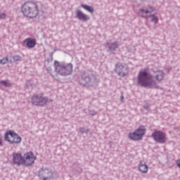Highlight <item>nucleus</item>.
<instances>
[{"instance_id":"27","label":"nucleus","mask_w":180,"mask_h":180,"mask_svg":"<svg viewBox=\"0 0 180 180\" xmlns=\"http://www.w3.org/2000/svg\"><path fill=\"white\" fill-rule=\"evenodd\" d=\"M148 11H150V12H151V13H153V12H154V11H155V8H154V7L150 6Z\"/></svg>"},{"instance_id":"22","label":"nucleus","mask_w":180,"mask_h":180,"mask_svg":"<svg viewBox=\"0 0 180 180\" xmlns=\"http://www.w3.org/2000/svg\"><path fill=\"white\" fill-rule=\"evenodd\" d=\"M1 85H4V86H11V83L5 81V80H2L0 82Z\"/></svg>"},{"instance_id":"31","label":"nucleus","mask_w":180,"mask_h":180,"mask_svg":"<svg viewBox=\"0 0 180 180\" xmlns=\"http://www.w3.org/2000/svg\"><path fill=\"white\" fill-rule=\"evenodd\" d=\"M142 18H144V16L143 15H141Z\"/></svg>"},{"instance_id":"4","label":"nucleus","mask_w":180,"mask_h":180,"mask_svg":"<svg viewBox=\"0 0 180 180\" xmlns=\"http://www.w3.org/2000/svg\"><path fill=\"white\" fill-rule=\"evenodd\" d=\"M55 72L61 77H68L72 74V65L65 62L54 61Z\"/></svg>"},{"instance_id":"19","label":"nucleus","mask_w":180,"mask_h":180,"mask_svg":"<svg viewBox=\"0 0 180 180\" xmlns=\"http://www.w3.org/2000/svg\"><path fill=\"white\" fill-rule=\"evenodd\" d=\"M89 131V129H85V127L79 128V133H81V134H88Z\"/></svg>"},{"instance_id":"12","label":"nucleus","mask_w":180,"mask_h":180,"mask_svg":"<svg viewBox=\"0 0 180 180\" xmlns=\"http://www.w3.org/2000/svg\"><path fill=\"white\" fill-rule=\"evenodd\" d=\"M75 15H76V18L81 22H88V20L91 19L89 15L84 13V12L79 10H77V11H75Z\"/></svg>"},{"instance_id":"17","label":"nucleus","mask_w":180,"mask_h":180,"mask_svg":"<svg viewBox=\"0 0 180 180\" xmlns=\"http://www.w3.org/2000/svg\"><path fill=\"white\" fill-rule=\"evenodd\" d=\"M10 58L11 59V63H12V60H13V63H19L22 61V57H20V56L19 55L12 56L10 57Z\"/></svg>"},{"instance_id":"7","label":"nucleus","mask_w":180,"mask_h":180,"mask_svg":"<svg viewBox=\"0 0 180 180\" xmlns=\"http://www.w3.org/2000/svg\"><path fill=\"white\" fill-rule=\"evenodd\" d=\"M48 98L43 94H35L31 98L34 106H44L47 103Z\"/></svg>"},{"instance_id":"2","label":"nucleus","mask_w":180,"mask_h":180,"mask_svg":"<svg viewBox=\"0 0 180 180\" xmlns=\"http://www.w3.org/2000/svg\"><path fill=\"white\" fill-rule=\"evenodd\" d=\"M37 159V157L32 151L25 153L24 156L20 153H14L13 154V164L17 167H20V165L31 167V165L34 164V161Z\"/></svg>"},{"instance_id":"8","label":"nucleus","mask_w":180,"mask_h":180,"mask_svg":"<svg viewBox=\"0 0 180 180\" xmlns=\"http://www.w3.org/2000/svg\"><path fill=\"white\" fill-rule=\"evenodd\" d=\"M38 176L41 180H50L54 178V174L51 169L41 167L39 171Z\"/></svg>"},{"instance_id":"10","label":"nucleus","mask_w":180,"mask_h":180,"mask_svg":"<svg viewBox=\"0 0 180 180\" xmlns=\"http://www.w3.org/2000/svg\"><path fill=\"white\" fill-rule=\"evenodd\" d=\"M115 71L119 77H126L127 75V68L124 67L121 63L115 64Z\"/></svg>"},{"instance_id":"25","label":"nucleus","mask_w":180,"mask_h":180,"mask_svg":"<svg viewBox=\"0 0 180 180\" xmlns=\"http://www.w3.org/2000/svg\"><path fill=\"white\" fill-rule=\"evenodd\" d=\"M139 12H141L142 13H151V11H150V10H146L143 8H141L139 9Z\"/></svg>"},{"instance_id":"5","label":"nucleus","mask_w":180,"mask_h":180,"mask_svg":"<svg viewBox=\"0 0 180 180\" xmlns=\"http://www.w3.org/2000/svg\"><path fill=\"white\" fill-rule=\"evenodd\" d=\"M96 79V78L95 77V75H94V74L83 72L81 75V79L79 80V85H83L84 86H85V85L86 84L92 86L94 84H95Z\"/></svg>"},{"instance_id":"18","label":"nucleus","mask_w":180,"mask_h":180,"mask_svg":"<svg viewBox=\"0 0 180 180\" xmlns=\"http://www.w3.org/2000/svg\"><path fill=\"white\" fill-rule=\"evenodd\" d=\"M149 18H151V22L153 23L157 24L158 23V18H157V16H155V14H151Z\"/></svg>"},{"instance_id":"13","label":"nucleus","mask_w":180,"mask_h":180,"mask_svg":"<svg viewBox=\"0 0 180 180\" xmlns=\"http://www.w3.org/2000/svg\"><path fill=\"white\" fill-rule=\"evenodd\" d=\"M24 43H26V47H27V49H34L37 44L36 39L32 38H27L24 41Z\"/></svg>"},{"instance_id":"6","label":"nucleus","mask_w":180,"mask_h":180,"mask_svg":"<svg viewBox=\"0 0 180 180\" xmlns=\"http://www.w3.org/2000/svg\"><path fill=\"white\" fill-rule=\"evenodd\" d=\"M146 127H144V125H141L134 132H130L128 136L131 140L139 141V140H143V136L146 134Z\"/></svg>"},{"instance_id":"16","label":"nucleus","mask_w":180,"mask_h":180,"mask_svg":"<svg viewBox=\"0 0 180 180\" xmlns=\"http://www.w3.org/2000/svg\"><path fill=\"white\" fill-rule=\"evenodd\" d=\"M81 7L89 12L90 13H94L95 12V9L94 7L88 6L86 4H81Z\"/></svg>"},{"instance_id":"26","label":"nucleus","mask_w":180,"mask_h":180,"mask_svg":"<svg viewBox=\"0 0 180 180\" xmlns=\"http://www.w3.org/2000/svg\"><path fill=\"white\" fill-rule=\"evenodd\" d=\"M89 113L91 115V116H95L96 115V111L91 110L89 111Z\"/></svg>"},{"instance_id":"14","label":"nucleus","mask_w":180,"mask_h":180,"mask_svg":"<svg viewBox=\"0 0 180 180\" xmlns=\"http://www.w3.org/2000/svg\"><path fill=\"white\" fill-rule=\"evenodd\" d=\"M138 167H139V171L143 174H147V172H148V166L146 165V163L141 162L139 164Z\"/></svg>"},{"instance_id":"20","label":"nucleus","mask_w":180,"mask_h":180,"mask_svg":"<svg viewBox=\"0 0 180 180\" xmlns=\"http://www.w3.org/2000/svg\"><path fill=\"white\" fill-rule=\"evenodd\" d=\"M6 134H8V136H10V137L12 139L13 138L14 136H15L18 134L15 133V131H7L6 132Z\"/></svg>"},{"instance_id":"11","label":"nucleus","mask_w":180,"mask_h":180,"mask_svg":"<svg viewBox=\"0 0 180 180\" xmlns=\"http://www.w3.org/2000/svg\"><path fill=\"white\" fill-rule=\"evenodd\" d=\"M104 46L105 49H108V51L113 54V53H115V51L119 49V42L117 41L112 43L106 41Z\"/></svg>"},{"instance_id":"1","label":"nucleus","mask_w":180,"mask_h":180,"mask_svg":"<svg viewBox=\"0 0 180 180\" xmlns=\"http://www.w3.org/2000/svg\"><path fill=\"white\" fill-rule=\"evenodd\" d=\"M152 72H153V76L147 72V69L139 72L137 84L139 86L148 88V89H158V85L157 84V82H161L164 79V71L152 69ZM153 77L156 81L153 79Z\"/></svg>"},{"instance_id":"9","label":"nucleus","mask_w":180,"mask_h":180,"mask_svg":"<svg viewBox=\"0 0 180 180\" xmlns=\"http://www.w3.org/2000/svg\"><path fill=\"white\" fill-rule=\"evenodd\" d=\"M151 137L160 144H164L167 143V135L162 131H158L155 129L151 134Z\"/></svg>"},{"instance_id":"28","label":"nucleus","mask_w":180,"mask_h":180,"mask_svg":"<svg viewBox=\"0 0 180 180\" xmlns=\"http://www.w3.org/2000/svg\"><path fill=\"white\" fill-rule=\"evenodd\" d=\"M143 108L146 109V110H150V106L148 104L144 105Z\"/></svg>"},{"instance_id":"3","label":"nucleus","mask_w":180,"mask_h":180,"mask_svg":"<svg viewBox=\"0 0 180 180\" xmlns=\"http://www.w3.org/2000/svg\"><path fill=\"white\" fill-rule=\"evenodd\" d=\"M21 11L24 16L33 19L39 15V5L34 1H25L22 6Z\"/></svg>"},{"instance_id":"23","label":"nucleus","mask_w":180,"mask_h":180,"mask_svg":"<svg viewBox=\"0 0 180 180\" xmlns=\"http://www.w3.org/2000/svg\"><path fill=\"white\" fill-rule=\"evenodd\" d=\"M6 19V13L0 11V20H5Z\"/></svg>"},{"instance_id":"15","label":"nucleus","mask_w":180,"mask_h":180,"mask_svg":"<svg viewBox=\"0 0 180 180\" xmlns=\"http://www.w3.org/2000/svg\"><path fill=\"white\" fill-rule=\"evenodd\" d=\"M20 141H22V137L17 134L11 138V144H19Z\"/></svg>"},{"instance_id":"24","label":"nucleus","mask_w":180,"mask_h":180,"mask_svg":"<svg viewBox=\"0 0 180 180\" xmlns=\"http://www.w3.org/2000/svg\"><path fill=\"white\" fill-rule=\"evenodd\" d=\"M4 136H5L6 141H8L11 143V141H12V138L9 136V135L6 133H5Z\"/></svg>"},{"instance_id":"29","label":"nucleus","mask_w":180,"mask_h":180,"mask_svg":"<svg viewBox=\"0 0 180 180\" xmlns=\"http://www.w3.org/2000/svg\"><path fill=\"white\" fill-rule=\"evenodd\" d=\"M3 140H2V136L0 135V147H2V146H4V143H2Z\"/></svg>"},{"instance_id":"21","label":"nucleus","mask_w":180,"mask_h":180,"mask_svg":"<svg viewBox=\"0 0 180 180\" xmlns=\"http://www.w3.org/2000/svg\"><path fill=\"white\" fill-rule=\"evenodd\" d=\"M8 61H9V59L8 58V57L3 58L2 59H0V64L5 65V64H6Z\"/></svg>"},{"instance_id":"30","label":"nucleus","mask_w":180,"mask_h":180,"mask_svg":"<svg viewBox=\"0 0 180 180\" xmlns=\"http://www.w3.org/2000/svg\"><path fill=\"white\" fill-rule=\"evenodd\" d=\"M120 101L121 102H123V101H124V96L123 95L120 96Z\"/></svg>"}]
</instances>
